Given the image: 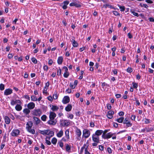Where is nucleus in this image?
<instances>
[{
    "instance_id": "obj_1",
    "label": "nucleus",
    "mask_w": 154,
    "mask_h": 154,
    "mask_svg": "<svg viewBox=\"0 0 154 154\" xmlns=\"http://www.w3.org/2000/svg\"><path fill=\"white\" fill-rule=\"evenodd\" d=\"M39 132L43 135H48L50 136L51 137L53 136L54 134V132L53 131H51L48 129L44 130H39Z\"/></svg>"
},
{
    "instance_id": "obj_38",
    "label": "nucleus",
    "mask_w": 154,
    "mask_h": 154,
    "mask_svg": "<svg viewBox=\"0 0 154 154\" xmlns=\"http://www.w3.org/2000/svg\"><path fill=\"white\" fill-rule=\"evenodd\" d=\"M109 131V130H105L104 131H103L102 133L103 134L102 136V137H103L106 134V133Z\"/></svg>"
},
{
    "instance_id": "obj_41",
    "label": "nucleus",
    "mask_w": 154,
    "mask_h": 154,
    "mask_svg": "<svg viewBox=\"0 0 154 154\" xmlns=\"http://www.w3.org/2000/svg\"><path fill=\"white\" fill-rule=\"evenodd\" d=\"M140 5L142 7H144L146 8H147L148 7L147 5L145 4H142V3H140Z\"/></svg>"
},
{
    "instance_id": "obj_43",
    "label": "nucleus",
    "mask_w": 154,
    "mask_h": 154,
    "mask_svg": "<svg viewBox=\"0 0 154 154\" xmlns=\"http://www.w3.org/2000/svg\"><path fill=\"white\" fill-rule=\"evenodd\" d=\"M32 62L34 63H37V60L36 59L34 58L33 57L31 59Z\"/></svg>"
},
{
    "instance_id": "obj_24",
    "label": "nucleus",
    "mask_w": 154,
    "mask_h": 154,
    "mask_svg": "<svg viewBox=\"0 0 154 154\" xmlns=\"http://www.w3.org/2000/svg\"><path fill=\"white\" fill-rule=\"evenodd\" d=\"M4 119L6 124H8L10 123L11 120L8 116H5Z\"/></svg>"
},
{
    "instance_id": "obj_62",
    "label": "nucleus",
    "mask_w": 154,
    "mask_h": 154,
    "mask_svg": "<svg viewBox=\"0 0 154 154\" xmlns=\"http://www.w3.org/2000/svg\"><path fill=\"white\" fill-rule=\"evenodd\" d=\"M63 69H65V72H68V69L67 67L65 66H64L63 67Z\"/></svg>"
},
{
    "instance_id": "obj_32",
    "label": "nucleus",
    "mask_w": 154,
    "mask_h": 154,
    "mask_svg": "<svg viewBox=\"0 0 154 154\" xmlns=\"http://www.w3.org/2000/svg\"><path fill=\"white\" fill-rule=\"evenodd\" d=\"M57 140L56 138L55 137L53 138L51 140L52 143L55 145L56 144L57 142Z\"/></svg>"
},
{
    "instance_id": "obj_12",
    "label": "nucleus",
    "mask_w": 154,
    "mask_h": 154,
    "mask_svg": "<svg viewBox=\"0 0 154 154\" xmlns=\"http://www.w3.org/2000/svg\"><path fill=\"white\" fill-rule=\"evenodd\" d=\"M114 114V112L111 110H110L108 112L107 114V117L109 119H111L113 117V115Z\"/></svg>"
},
{
    "instance_id": "obj_59",
    "label": "nucleus",
    "mask_w": 154,
    "mask_h": 154,
    "mask_svg": "<svg viewBox=\"0 0 154 154\" xmlns=\"http://www.w3.org/2000/svg\"><path fill=\"white\" fill-rule=\"evenodd\" d=\"M52 63L53 61L51 59H50V60H48V64L49 65H51L52 64Z\"/></svg>"
},
{
    "instance_id": "obj_34",
    "label": "nucleus",
    "mask_w": 154,
    "mask_h": 154,
    "mask_svg": "<svg viewBox=\"0 0 154 154\" xmlns=\"http://www.w3.org/2000/svg\"><path fill=\"white\" fill-rule=\"evenodd\" d=\"M47 118V116L46 115H43L41 117V119L43 121H45Z\"/></svg>"
},
{
    "instance_id": "obj_14",
    "label": "nucleus",
    "mask_w": 154,
    "mask_h": 154,
    "mask_svg": "<svg viewBox=\"0 0 154 154\" xmlns=\"http://www.w3.org/2000/svg\"><path fill=\"white\" fill-rule=\"evenodd\" d=\"M16 103L21 104V102L20 100H12L11 101V104L12 105H14Z\"/></svg>"
},
{
    "instance_id": "obj_31",
    "label": "nucleus",
    "mask_w": 154,
    "mask_h": 154,
    "mask_svg": "<svg viewBox=\"0 0 154 154\" xmlns=\"http://www.w3.org/2000/svg\"><path fill=\"white\" fill-rule=\"evenodd\" d=\"M63 134V131L62 130H60L57 134V136L59 137H61Z\"/></svg>"
},
{
    "instance_id": "obj_21",
    "label": "nucleus",
    "mask_w": 154,
    "mask_h": 154,
    "mask_svg": "<svg viewBox=\"0 0 154 154\" xmlns=\"http://www.w3.org/2000/svg\"><path fill=\"white\" fill-rule=\"evenodd\" d=\"M69 2L68 1H65L63 2L64 4L62 8L64 9H65L67 8V5L69 4Z\"/></svg>"
},
{
    "instance_id": "obj_9",
    "label": "nucleus",
    "mask_w": 154,
    "mask_h": 154,
    "mask_svg": "<svg viewBox=\"0 0 154 154\" xmlns=\"http://www.w3.org/2000/svg\"><path fill=\"white\" fill-rule=\"evenodd\" d=\"M70 124L69 121L68 120H65L62 121L61 122L60 124L62 125L63 126H68Z\"/></svg>"
},
{
    "instance_id": "obj_27",
    "label": "nucleus",
    "mask_w": 154,
    "mask_h": 154,
    "mask_svg": "<svg viewBox=\"0 0 154 154\" xmlns=\"http://www.w3.org/2000/svg\"><path fill=\"white\" fill-rule=\"evenodd\" d=\"M124 118L123 117H121L118 119H117L116 121L119 123H122L124 121Z\"/></svg>"
},
{
    "instance_id": "obj_35",
    "label": "nucleus",
    "mask_w": 154,
    "mask_h": 154,
    "mask_svg": "<svg viewBox=\"0 0 154 154\" xmlns=\"http://www.w3.org/2000/svg\"><path fill=\"white\" fill-rule=\"evenodd\" d=\"M86 146H87L85 144L81 148V150H80V152L81 153H82V152L83 151L84 149H85L86 148Z\"/></svg>"
},
{
    "instance_id": "obj_55",
    "label": "nucleus",
    "mask_w": 154,
    "mask_h": 154,
    "mask_svg": "<svg viewBox=\"0 0 154 154\" xmlns=\"http://www.w3.org/2000/svg\"><path fill=\"white\" fill-rule=\"evenodd\" d=\"M118 124L116 122H114L113 123V126L115 128H117L118 127Z\"/></svg>"
},
{
    "instance_id": "obj_6",
    "label": "nucleus",
    "mask_w": 154,
    "mask_h": 154,
    "mask_svg": "<svg viewBox=\"0 0 154 154\" xmlns=\"http://www.w3.org/2000/svg\"><path fill=\"white\" fill-rule=\"evenodd\" d=\"M34 115L36 116H40L42 114L41 110L39 109H35L33 112Z\"/></svg>"
},
{
    "instance_id": "obj_20",
    "label": "nucleus",
    "mask_w": 154,
    "mask_h": 154,
    "mask_svg": "<svg viewBox=\"0 0 154 154\" xmlns=\"http://www.w3.org/2000/svg\"><path fill=\"white\" fill-rule=\"evenodd\" d=\"M33 119L35 122L36 125H38L40 123L41 121L39 119L35 117H34Z\"/></svg>"
},
{
    "instance_id": "obj_61",
    "label": "nucleus",
    "mask_w": 154,
    "mask_h": 154,
    "mask_svg": "<svg viewBox=\"0 0 154 154\" xmlns=\"http://www.w3.org/2000/svg\"><path fill=\"white\" fill-rule=\"evenodd\" d=\"M115 96L117 98H119L121 97V95L120 94H116Z\"/></svg>"
},
{
    "instance_id": "obj_48",
    "label": "nucleus",
    "mask_w": 154,
    "mask_h": 154,
    "mask_svg": "<svg viewBox=\"0 0 154 154\" xmlns=\"http://www.w3.org/2000/svg\"><path fill=\"white\" fill-rule=\"evenodd\" d=\"M112 12L113 14L116 16H118L119 15V13L116 11H113Z\"/></svg>"
},
{
    "instance_id": "obj_45",
    "label": "nucleus",
    "mask_w": 154,
    "mask_h": 154,
    "mask_svg": "<svg viewBox=\"0 0 154 154\" xmlns=\"http://www.w3.org/2000/svg\"><path fill=\"white\" fill-rule=\"evenodd\" d=\"M133 87L134 88H136L138 86V84L137 83H135L134 82H133L132 83Z\"/></svg>"
},
{
    "instance_id": "obj_5",
    "label": "nucleus",
    "mask_w": 154,
    "mask_h": 154,
    "mask_svg": "<svg viewBox=\"0 0 154 154\" xmlns=\"http://www.w3.org/2000/svg\"><path fill=\"white\" fill-rule=\"evenodd\" d=\"M123 123L126 124V126L127 127H131L132 125L130 121L127 118H126L124 120Z\"/></svg>"
},
{
    "instance_id": "obj_33",
    "label": "nucleus",
    "mask_w": 154,
    "mask_h": 154,
    "mask_svg": "<svg viewBox=\"0 0 154 154\" xmlns=\"http://www.w3.org/2000/svg\"><path fill=\"white\" fill-rule=\"evenodd\" d=\"M31 100L32 101H35L37 100V98L34 96H31Z\"/></svg>"
},
{
    "instance_id": "obj_8",
    "label": "nucleus",
    "mask_w": 154,
    "mask_h": 154,
    "mask_svg": "<svg viewBox=\"0 0 154 154\" xmlns=\"http://www.w3.org/2000/svg\"><path fill=\"white\" fill-rule=\"evenodd\" d=\"M92 139L93 141L95 143H99V142L100 140L99 137L94 134L92 135Z\"/></svg>"
},
{
    "instance_id": "obj_60",
    "label": "nucleus",
    "mask_w": 154,
    "mask_h": 154,
    "mask_svg": "<svg viewBox=\"0 0 154 154\" xmlns=\"http://www.w3.org/2000/svg\"><path fill=\"white\" fill-rule=\"evenodd\" d=\"M13 55L12 54H9L8 55V58L11 59L13 57Z\"/></svg>"
},
{
    "instance_id": "obj_16",
    "label": "nucleus",
    "mask_w": 154,
    "mask_h": 154,
    "mask_svg": "<svg viewBox=\"0 0 154 154\" xmlns=\"http://www.w3.org/2000/svg\"><path fill=\"white\" fill-rule=\"evenodd\" d=\"M113 135V134L110 132L107 134L106 135H105L104 137H102V138L104 139H109L112 137Z\"/></svg>"
},
{
    "instance_id": "obj_17",
    "label": "nucleus",
    "mask_w": 154,
    "mask_h": 154,
    "mask_svg": "<svg viewBox=\"0 0 154 154\" xmlns=\"http://www.w3.org/2000/svg\"><path fill=\"white\" fill-rule=\"evenodd\" d=\"M50 107H51V109L53 111H56L59 108L57 106L55 105H50Z\"/></svg>"
},
{
    "instance_id": "obj_57",
    "label": "nucleus",
    "mask_w": 154,
    "mask_h": 154,
    "mask_svg": "<svg viewBox=\"0 0 154 154\" xmlns=\"http://www.w3.org/2000/svg\"><path fill=\"white\" fill-rule=\"evenodd\" d=\"M136 118L135 115H132L131 117V119L132 120H135Z\"/></svg>"
},
{
    "instance_id": "obj_23",
    "label": "nucleus",
    "mask_w": 154,
    "mask_h": 154,
    "mask_svg": "<svg viewBox=\"0 0 154 154\" xmlns=\"http://www.w3.org/2000/svg\"><path fill=\"white\" fill-rule=\"evenodd\" d=\"M32 123L31 122H29L26 124V129L31 128L32 126Z\"/></svg>"
},
{
    "instance_id": "obj_51",
    "label": "nucleus",
    "mask_w": 154,
    "mask_h": 154,
    "mask_svg": "<svg viewBox=\"0 0 154 154\" xmlns=\"http://www.w3.org/2000/svg\"><path fill=\"white\" fill-rule=\"evenodd\" d=\"M70 87L72 89H74L75 88V86L74 85L72 84V83H70Z\"/></svg>"
},
{
    "instance_id": "obj_53",
    "label": "nucleus",
    "mask_w": 154,
    "mask_h": 154,
    "mask_svg": "<svg viewBox=\"0 0 154 154\" xmlns=\"http://www.w3.org/2000/svg\"><path fill=\"white\" fill-rule=\"evenodd\" d=\"M43 69L44 70L47 71L48 69V66L46 65H45L43 66Z\"/></svg>"
},
{
    "instance_id": "obj_47",
    "label": "nucleus",
    "mask_w": 154,
    "mask_h": 154,
    "mask_svg": "<svg viewBox=\"0 0 154 154\" xmlns=\"http://www.w3.org/2000/svg\"><path fill=\"white\" fill-rule=\"evenodd\" d=\"M119 8L120 9V10L121 11H124L125 10V7L124 6H119Z\"/></svg>"
},
{
    "instance_id": "obj_44",
    "label": "nucleus",
    "mask_w": 154,
    "mask_h": 154,
    "mask_svg": "<svg viewBox=\"0 0 154 154\" xmlns=\"http://www.w3.org/2000/svg\"><path fill=\"white\" fill-rule=\"evenodd\" d=\"M127 71L129 73H131L132 71V70L131 67H128L127 69Z\"/></svg>"
},
{
    "instance_id": "obj_15",
    "label": "nucleus",
    "mask_w": 154,
    "mask_h": 154,
    "mask_svg": "<svg viewBox=\"0 0 154 154\" xmlns=\"http://www.w3.org/2000/svg\"><path fill=\"white\" fill-rule=\"evenodd\" d=\"M12 93V90L11 89L8 88L6 89L5 91L4 94L5 95H8L11 94Z\"/></svg>"
},
{
    "instance_id": "obj_26",
    "label": "nucleus",
    "mask_w": 154,
    "mask_h": 154,
    "mask_svg": "<svg viewBox=\"0 0 154 154\" xmlns=\"http://www.w3.org/2000/svg\"><path fill=\"white\" fill-rule=\"evenodd\" d=\"M63 61V58L62 57H59L57 59V63L59 64H61Z\"/></svg>"
},
{
    "instance_id": "obj_49",
    "label": "nucleus",
    "mask_w": 154,
    "mask_h": 154,
    "mask_svg": "<svg viewBox=\"0 0 154 154\" xmlns=\"http://www.w3.org/2000/svg\"><path fill=\"white\" fill-rule=\"evenodd\" d=\"M85 154H91L88 151V146H86V148L85 150Z\"/></svg>"
},
{
    "instance_id": "obj_3",
    "label": "nucleus",
    "mask_w": 154,
    "mask_h": 154,
    "mask_svg": "<svg viewBox=\"0 0 154 154\" xmlns=\"http://www.w3.org/2000/svg\"><path fill=\"white\" fill-rule=\"evenodd\" d=\"M83 135L85 138H88L90 134V131L87 129H84L83 132Z\"/></svg>"
},
{
    "instance_id": "obj_36",
    "label": "nucleus",
    "mask_w": 154,
    "mask_h": 154,
    "mask_svg": "<svg viewBox=\"0 0 154 154\" xmlns=\"http://www.w3.org/2000/svg\"><path fill=\"white\" fill-rule=\"evenodd\" d=\"M131 12L132 14H133L135 16L138 17L139 16V15L137 13L135 12L132 10H131Z\"/></svg>"
},
{
    "instance_id": "obj_30",
    "label": "nucleus",
    "mask_w": 154,
    "mask_h": 154,
    "mask_svg": "<svg viewBox=\"0 0 154 154\" xmlns=\"http://www.w3.org/2000/svg\"><path fill=\"white\" fill-rule=\"evenodd\" d=\"M103 7H104L105 8H107V7H108L110 8L113 9H114V7L113 6L111 5L108 4L104 5H103Z\"/></svg>"
},
{
    "instance_id": "obj_13",
    "label": "nucleus",
    "mask_w": 154,
    "mask_h": 154,
    "mask_svg": "<svg viewBox=\"0 0 154 154\" xmlns=\"http://www.w3.org/2000/svg\"><path fill=\"white\" fill-rule=\"evenodd\" d=\"M35 107V104L33 102H30L27 104V107L29 109H34Z\"/></svg>"
},
{
    "instance_id": "obj_46",
    "label": "nucleus",
    "mask_w": 154,
    "mask_h": 154,
    "mask_svg": "<svg viewBox=\"0 0 154 154\" xmlns=\"http://www.w3.org/2000/svg\"><path fill=\"white\" fill-rule=\"evenodd\" d=\"M69 131L68 130H66L65 132V134H66V135L67 137V138H69Z\"/></svg>"
},
{
    "instance_id": "obj_56",
    "label": "nucleus",
    "mask_w": 154,
    "mask_h": 154,
    "mask_svg": "<svg viewBox=\"0 0 154 154\" xmlns=\"http://www.w3.org/2000/svg\"><path fill=\"white\" fill-rule=\"evenodd\" d=\"M107 151L109 153H112V150L110 148L108 147L107 149Z\"/></svg>"
},
{
    "instance_id": "obj_50",
    "label": "nucleus",
    "mask_w": 154,
    "mask_h": 154,
    "mask_svg": "<svg viewBox=\"0 0 154 154\" xmlns=\"http://www.w3.org/2000/svg\"><path fill=\"white\" fill-rule=\"evenodd\" d=\"M61 74V69L59 68V70L57 71V75H60Z\"/></svg>"
},
{
    "instance_id": "obj_7",
    "label": "nucleus",
    "mask_w": 154,
    "mask_h": 154,
    "mask_svg": "<svg viewBox=\"0 0 154 154\" xmlns=\"http://www.w3.org/2000/svg\"><path fill=\"white\" fill-rule=\"evenodd\" d=\"M69 97L68 96H65L63 97L62 100V103L64 104H66L69 103Z\"/></svg>"
},
{
    "instance_id": "obj_29",
    "label": "nucleus",
    "mask_w": 154,
    "mask_h": 154,
    "mask_svg": "<svg viewBox=\"0 0 154 154\" xmlns=\"http://www.w3.org/2000/svg\"><path fill=\"white\" fill-rule=\"evenodd\" d=\"M76 132L77 135L78 136H79V137L81 135V132L79 129L78 128H77L76 129Z\"/></svg>"
},
{
    "instance_id": "obj_52",
    "label": "nucleus",
    "mask_w": 154,
    "mask_h": 154,
    "mask_svg": "<svg viewBox=\"0 0 154 154\" xmlns=\"http://www.w3.org/2000/svg\"><path fill=\"white\" fill-rule=\"evenodd\" d=\"M29 132L32 134H34L35 132V130L34 129H31L30 131H29Z\"/></svg>"
},
{
    "instance_id": "obj_25",
    "label": "nucleus",
    "mask_w": 154,
    "mask_h": 154,
    "mask_svg": "<svg viewBox=\"0 0 154 154\" xmlns=\"http://www.w3.org/2000/svg\"><path fill=\"white\" fill-rule=\"evenodd\" d=\"M17 111H20L22 109V107L20 104H17L15 107Z\"/></svg>"
},
{
    "instance_id": "obj_19",
    "label": "nucleus",
    "mask_w": 154,
    "mask_h": 154,
    "mask_svg": "<svg viewBox=\"0 0 154 154\" xmlns=\"http://www.w3.org/2000/svg\"><path fill=\"white\" fill-rule=\"evenodd\" d=\"M103 132V131L102 130H97L96 131L95 133L94 134L99 137L102 134Z\"/></svg>"
},
{
    "instance_id": "obj_58",
    "label": "nucleus",
    "mask_w": 154,
    "mask_h": 154,
    "mask_svg": "<svg viewBox=\"0 0 154 154\" xmlns=\"http://www.w3.org/2000/svg\"><path fill=\"white\" fill-rule=\"evenodd\" d=\"M46 143L48 145H50L51 144L50 141L47 139H46Z\"/></svg>"
},
{
    "instance_id": "obj_28",
    "label": "nucleus",
    "mask_w": 154,
    "mask_h": 154,
    "mask_svg": "<svg viewBox=\"0 0 154 154\" xmlns=\"http://www.w3.org/2000/svg\"><path fill=\"white\" fill-rule=\"evenodd\" d=\"M23 112L24 114L27 115L30 112V110L28 108H25L23 110Z\"/></svg>"
},
{
    "instance_id": "obj_40",
    "label": "nucleus",
    "mask_w": 154,
    "mask_h": 154,
    "mask_svg": "<svg viewBox=\"0 0 154 154\" xmlns=\"http://www.w3.org/2000/svg\"><path fill=\"white\" fill-rule=\"evenodd\" d=\"M69 75V73L68 72H65L63 74V76L66 78H67Z\"/></svg>"
},
{
    "instance_id": "obj_42",
    "label": "nucleus",
    "mask_w": 154,
    "mask_h": 154,
    "mask_svg": "<svg viewBox=\"0 0 154 154\" xmlns=\"http://www.w3.org/2000/svg\"><path fill=\"white\" fill-rule=\"evenodd\" d=\"M4 85L2 84H1L0 85V89L2 91L4 89Z\"/></svg>"
},
{
    "instance_id": "obj_54",
    "label": "nucleus",
    "mask_w": 154,
    "mask_h": 154,
    "mask_svg": "<svg viewBox=\"0 0 154 154\" xmlns=\"http://www.w3.org/2000/svg\"><path fill=\"white\" fill-rule=\"evenodd\" d=\"M73 117L74 116L72 114H70L69 115V116H68V117L71 119H72L73 118Z\"/></svg>"
},
{
    "instance_id": "obj_63",
    "label": "nucleus",
    "mask_w": 154,
    "mask_h": 154,
    "mask_svg": "<svg viewBox=\"0 0 154 154\" xmlns=\"http://www.w3.org/2000/svg\"><path fill=\"white\" fill-rule=\"evenodd\" d=\"M99 149L101 150H103L104 149V147L103 146L100 145L99 146Z\"/></svg>"
},
{
    "instance_id": "obj_11",
    "label": "nucleus",
    "mask_w": 154,
    "mask_h": 154,
    "mask_svg": "<svg viewBox=\"0 0 154 154\" xmlns=\"http://www.w3.org/2000/svg\"><path fill=\"white\" fill-rule=\"evenodd\" d=\"M56 116V114L53 112H50L49 116L50 119L51 120H55V118Z\"/></svg>"
},
{
    "instance_id": "obj_64",
    "label": "nucleus",
    "mask_w": 154,
    "mask_h": 154,
    "mask_svg": "<svg viewBox=\"0 0 154 154\" xmlns=\"http://www.w3.org/2000/svg\"><path fill=\"white\" fill-rule=\"evenodd\" d=\"M107 108L108 109H110L111 108V106L109 104H107Z\"/></svg>"
},
{
    "instance_id": "obj_4",
    "label": "nucleus",
    "mask_w": 154,
    "mask_h": 154,
    "mask_svg": "<svg viewBox=\"0 0 154 154\" xmlns=\"http://www.w3.org/2000/svg\"><path fill=\"white\" fill-rule=\"evenodd\" d=\"M20 133V131L17 129L12 130L11 133V135L13 137H15L18 135Z\"/></svg>"
},
{
    "instance_id": "obj_22",
    "label": "nucleus",
    "mask_w": 154,
    "mask_h": 154,
    "mask_svg": "<svg viewBox=\"0 0 154 154\" xmlns=\"http://www.w3.org/2000/svg\"><path fill=\"white\" fill-rule=\"evenodd\" d=\"M72 44L73 46L74 47H77L78 45V44L74 40L72 39L71 41Z\"/></svg>"
},
{
    "instance_id": "obj_2",
    "label": "nucleus",
    "mask_w": 154,
    "mask_h": 154,
    "mask_svg": "<svg viewBox=\"0 0 154 154\" xmlns=\"http://www.w3.org/2000/svg\"><path fill=\"white\" fill-rule=\"evenodd\" d=\"M69 5L70 6H75L77 8H80L81 7V5L79 4V2L74 0L73 2L69 4Z\"/></svg>"
},
{
    "instance_id": "obj_18",
    "label": "nucleus",
    "mask_w": 154,
    "mask_h": 154,
    "mask_svg": "<svg viewBox=\"0 0 154 154\" xmlns=\"http://www.w3.org/2000/svg\"><path fill=\"white\" fill-rule=\"evenodd\" d=\"M72 109V106L70 104H68L67 106L65 107V109L67 112L70 111Z\"/></svg>"
},
{
    "instance_id": "obj_10",
    "label": "nucleus",
    "mask_w": 154,
    "mask_h": 154,
    "mask_svg": "<svg viewBox=\"0 0 154 154\" xmlns=\"http://www.w3.org/2000/svg\"><path fill=\"white\" fill-rule=\"evenodd\" d=\"M57 121L56 119L55 120H51L50 119L48 120L47 123L49 125H54L57 123Z\"/></svg>"
},
{
    "instance_id": "obj_37",
    "label": "nucleus",
    "mask_w": 154,
    "mask_h": 154,
    "mask_svg": "<svg viewBox=\"0 0 154 154\" xmlns=\"http://www.w3.org/2000/svg\"><path fill=\"white\" fill-rule=\"evenodd\" d=\"M154 130V128L152 127L148 128L146 129L147 132H151Z\"/></svg>"
},
{
    "instance_id": "obj_39",
    "label": "nucleus",
    "mask_w": 154,
    "mask_h": 154,
    "mask_svg": "<svg viewBox=\"0 0 154 154\" xmlns=\"http://www.w3.org/2000/svg\"><path fill=\"white\" fill-rule=\"evenodd\" d=\"M66 150L67 151H69L71 149L69 145L67 144H66Z\"/></svg>"
}]
</instances>
